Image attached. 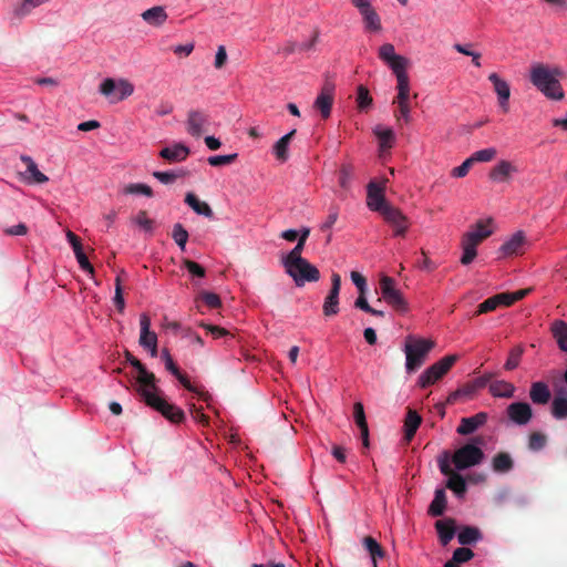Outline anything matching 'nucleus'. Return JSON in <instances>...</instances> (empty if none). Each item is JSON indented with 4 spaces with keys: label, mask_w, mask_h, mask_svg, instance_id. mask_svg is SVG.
Returning <instances> with one entry per match:
<instances>
[{
    "label": "nucleus",
    "mask_w": 567,
    "mask_h": 567,
    "mask_svg": "<svg viewBox=\"0 0 567 567\" xmlns=\"http://www.w3.org/2000/svg\"><path fill=\"white\" fill-rule=\"evenodd\" d=\"M560 74L558 68L535 63L530 66L529 81L547 99L559 101L564 99V91L558 79Z\"/></svg>",
    "instance_id": "obj_1"
},
{
    "label": "nucleus",
    "mask_w": 567,
    "mask_h": 567,
    "mask_svg": "<svg viewBox=\"0 0 567 567\" xmlns=\"http://www.w3.org/2000/svg\"><path fill=\"white\" fill-rule=\"evenodd\" d=\"M492 225L493 219L487 218L478 219L468 227L466 234L463 235V265H468L475 259L476 247L494 233Z\"/></svg>",
    "instance_id": "obj_2"
},
{
    "label": "nucleus",
    "mask_w": 567,
    "mask_h": 567,
    "mask_svg": "<svg viewBox=\"0 0 567 567\" xmlns=\"http://www.w3.org/2000/svg\"><path fill=\"white\" fill-rule=\"evenodd\" d=\"M437 465L440 472L447 477L445 487L461 496V446L455 447L453 452L442 451L437 455Z\"/></svg>",
    "instance_id": "obj_3"
},
{
    "label": "nucleus",
    "mask_w": 567,
    "mask_h": 567,
    "mask_svg": "<svg viewBox=\"0 0 567 567\" xmlns=\"http://www.w3.org/2000/svg\"><path fill=\"white\" fill-rule=\"evenodd\" d=\"M138 394L142 396L146 405L159 412L165 419L172 423H181L185 419L184 411L175 404L168 403L165 399L158 395L159 389L152 388L137 389Z\"/></svg>",
    "instance_id": "obj_4"
},
{
    "label": "nucleus",
    "mask_w": 567,
    "mask_h": 567,
    "mask_svg": "<svg viewBox=\"0 0 567 567\" xmlns=\"http://www.w3.org/2000/svg\"><path fill=\"white\" fill-rule=\"evenodd\" d=\"M282 266L298 287L306 282H317L320 279L319 269L303 257L282 258Z\"/></svg>",
    "instance_id": "obj_5"
},
{
    "label": "nucleus",
    "mask_w": 567,
    "mask_h": 567,
    "mask_svg": "<svg viewBox=\"0 0 567 567\" xmlns=\"http://www.w3.org/2000/svg\"><path fill=\"white\" fill-rule=\"evenodd\" d=\"M433 347L434 342L432 340L409 337L404 346L406 372L413 373L419 370L424 364Z\"/></svg>",
    "instance_id": "obj_6"
},
{
    "label": "nucleus",
    "mask_w": 567,
    "mask_h": 567,
    "mask_svg": "<svg viewBox=\"0 0 567 567\" xmlns=\"http://www.w3.org/2000/svg\"><path fill=\"white\" fill-rule=\"evenodd\" d=\"M457 354L446 355L429 367L425 371H423L419 379L417 384L421 388H427L434 384L437 380H440L447 371L452 368V365L457 361Z\"/></svg>",
    "instance_id": "obj_7"
},
{
    "label": "nucleus",
    "mask_w": 567,
    "mask_h": 567,
    "mask_svg": "<svg viewBox=\"0 0 567 567\" xmlns=\"http://www.w3.org/2000/svg\"><path fill=\"white\" fill-rule=\"evenodd\" d=\"M380 290L382 298L388 305L393 307L396 311L404 312L408 309L405 299L400 290L395 288V281L389 276L380 278Z\"/></svg>",
    "instance_id": "obj_8"
},
{
    "label": "nucleus",
    "mask_w": 567,
    "mask_h": 567,
    "mask_svg": "<svg viewBox=\"0 0 567 567\" xmlns=\"http://www.w3.org/2000/svg\"><path fill=\"white\" fill-rule=\"evenodd\" d=\"M351 3L359 10L362 17L364 29L368 32L381 31V18L372 7L370 0H351Z\"/></svg>",
    "instance_id": "obj_9"
},
{
    "label": "nucleus",
    "mask_w": 567,
    "mask_h": 567,
    "mask_svg": "<svg viewBox=\"0 0 567 567\" xmlns=\"http://www.w3.org/2000/svg\"><path fill=\"white\" fill-rule=\"evenodd\" d=\"M384 184H378L375 182H370L367 186V206L372 212H378L382 214L386 207H390L384 196Z\"/></svg>",
    "instance_id": "obj_10"
},
{
    "label": "nucleus",
    "mask_w": 567,
    "mask_h": 567,
    "mask_svg": "<svg viewBox=\"0 0 567 567\" xmlns=\"http://www.w3.org/2000/svg\"><path fill=\"white\" fill-rule=\"evenodd\" d=\"M439 543L442 547H446L454 537L461 543V532H457V524L454 518L444 517L434 523Z\"/></svg>",
    "instance_id": "obj_11"
},
{
    "label": "nucleus",
    "mask_w": 567,
    "mask_h": 567,
    "mask_svg": "<svg viewBox=\"0 0 567 567\" xmlns=\"http://www.w3.org/2000/svg\"><path fill=\"white\" fill-rule=\"evenodd\" d=\"M114 91L118 93V96L115 99L117 102L131 96L134 92V86L125 79L116 82L111 78L105 79L100 85V92L105 96H110Z\"/></svg>",
    "instance_id": "obj_12"
},
{
    "label": "nucleus",
    "mask_w": 567,
    "mask_h": 567,
    "mask_svg": "<svg viewBox=\"0 0 567 567\" xmlns=\"http://www.w3.org/2000/svg\"><path fill=\"white\" fill-rule=\"evenodd\" d=\"M383 219L394 229L395 236H404L409 229L410 221L401 209L391 205L381 214Z\"/></svg>",
    "instance_id": "obj_13"
},
{
    "label": "nucleus",
    "mask_w": 567,
    "mask_h": 567,
    "mask_svg": "<svg viewBox=\"0 0 567 567\" xmlns=\"http://www.w3.org/2000/svg\"><path fill=\"white\" fill-rule=\"evenodd\" d=\"M508 419L516 425H526L533 417L532 406L527 402H513L506 409Z\"/></svg>",
    "instance_id": "obj_14"
},
{
    "label": "nucleus",
    "mask_w": 567,
    "mask_h": 567,
    "mask_svg": "<svg viewBox=\"0 0 567 567\" xmlns=\"http://www.w3.org/2000/svg\"><path fill=\"white\" fill-rule=\"evenodd\" d=\"M208 125V115L200 110H190L187 113L186 130L194 137H200Z\"/></svg>",
    "instance_id": "obj_15"
},
{
    "label": "nucleus",
    "mask_w": 567,
    "mask_h": 567,
    "mask_svg": "<svg viewBox=\"0 0 567 567\" xmlns=\"http://www.w3.org/2000/svg\"><path fill=\"white\" fill-rule=\"evenodd\" d=\"M126 360L136 369L137 371V382L140 386L137 389L143 388H152L157 390L156 385V377L153 372L146 370L145 365L136 359L132 353L126 352Z\"/></svg>",
    "instance_id": "obj_16"
},
{
    "label": "nucleus",
    "mask_w": 567,
    "mask_h": 567,
    "mask_svg": "<svg viewBox=\"0 0 567 567\" xmlns=\"http://www.w3.org/2000/svg\"><path fill=\"white\" fill-rule=\"evenodd\" d=\"M488 80L493 84L494 92L497 94L498 105L504 113L509 111L511 87L509 84L501 79L497 73H491Z\"/></svg>",
    "instance_id": "obj_17"
},
{
    "label": "nucleus",
    "mask_w": 567,
    "mask_h": 567,
    "mask_svg": "<svg viewBox=\"0 0 567 567\" xmlns=\"http://www.w3.org/2000/svg\"><path fill=\"white\" fill-rule=\"evenodd\" d=\"M333 85L330 83H326L317 96L313 107L318 110L322 116V118H328L331 114V109L333 104Z\"/></svg>",
    "instance_id": "obj_18"
},
{
    "label": "nucleus",
    "mask_w": 567,
    "mask_h": 567,
    "mask_svg": "<svg viewBox=\"0 0 567 567\" xmlns=\"http://www.w3.org/2000/svg\"><path fill=\"white\" fill-rule=\"evenodd\" d=\"M66 238L70 243V245L73 248L74 255L76 257V260L81 267L82 270L87 271L89 274H94V268L89 261L86 255L83 251V247L81 244L80 238L71 230L66 233Z\"/></svg>",
    "instance_id": "obj_19"
},
{
    "label": "nucleus",
    "mask_w": 567,
    "mask_h": 567,
    "mask_svg": "<svg viewBox=\"0 0 567 567\" xmlns=\"http://www.w3.org/2000/svg\"><path fill=\"white\" fill-rule=\"evenodd\" d=\"M141 334L140 346L146 349L147 347H154L157 344V336L151 331V319L146 313H142L140 317Z\"/></svg>",
    "instance_id": "obj_20"
},
{
    "label": "nucleus",
    "mask_w": 567,
    "mask_h": 567,
    "mask_svg": "<svg viewBox=\"0 0 567 567\" xmlns=\"http://www.w3.org/2000/svg\"><path fill=\"white\" fill-rule=\"evenodd\" d=\"M524 244V234L522 231H517L501 246L499 252L502 254L503 257H509L522 254Z\"/></svg>",
    "instance_id": "obj_21"
},
{
    "label": "nucleus",
    "mask_w": 567,
    "mask_h": 567,
    "mask_svg": "<svg viewBox=\"0 0 567 567\" xmlns=\"http://www.w3.org/2000/svg\"><path fill=\"white\" fill-rule=\"evenodd\" d=\"M497 151L494 147L484 148L473 153L468 158L463 161V176H465L470 168L476 163H487L494 159Z\"/></svg>",
    "instance_id": "obj_22"
},
{
    "label": "nucleus",
    "mask_w": 567,
    "mask_h": 567,
    "mask_svg": "<svg viewBox=\"0 0 567 567\" xmlns=\"http://www.w3.org/2000/svg\"><path fill=\"white\" fill-rule=\"evenodd\" d=\"M485 458V454L474 444H463V470L478 465Z\"/></svg>",
    "instance_id": "obj_23"
},
{
    "label": "nucleus",
    "mask_w": 567,
    "mask_h": 567,
    "mask_svg": "<svg viewBox=\"0 0 567 567\" xmlns=\"http://www.w3.org/2000/svg\"><path fill=\"white\" fill-rule=\"evenodd\" d=\"M549 330L558 346V349L567 353V322L556 319L550 323Z\"/></svg>",
    "instance_id": "obj_24"
},
{
    "label": "nucleus",
    "mask_w": 567,
    "mask_h": 567,
    "mask_svg": "<svg viewBox=\"0 0 567 567\" xmlns=\"http://www.w3.org/2000/svg\"><path fill=\"white\" fill-rule=\"evenodd\" d=\"M188 155L189 148L182 143L174 144L171 147H165L159 152V156L169 163L182 162L186 159Z\"/></svg>",
    "instance_id": "obj_25"
},
{
    "label": "nucleus",
    "mask_w": 567,
    "mask_h": 567,
    "mask_svg": "<svg viewBox=\"0 0 567 567\" xmlns=\"http://www.w3.org/2000/svg\"><path fill=\"white\" fill-rule=\"evenodd\" d=\"M141 17L146 23L156 28L162 27L168 18L165 8L161 6H155L145 10Z\"/></svg>",
    "instance_id": "obj_26"
},
{
    "label": "nucleus",
    "mask_w": 567,
    "mask_h": 567,
    "mask_svg": "<svg viewBox=\"0 0 567 567\" xmlns=\"http://www.w3.org/2000/svg\"><path fill=\"white\" fill-rule=\"evenodd\" d=\"M551 393L545 382L537 381L532 383L529 389V398L535 404H547L550 400Z\"/></svg>",
    "instance_id": "obj_27"
},
{
    "label": "nucleus",
    "mask_w": 567,
    "mask_h": 567,
    "mask_svg": "<svg viewBox=\"0 0 567 567\" xmlns=\"http://www.w3.org/2000/svg\"><path fill=\"white\" fill-rule=\"evenodd\" d=\"M489 393L495 398L511 399L514 396L516 388L513 383L505 380H496L488 386Z\"/></svg>",
    "instance_id": "obj_28"
},
{
    "label": "nucleus",
    "mask_w": 567,
    "mask_h": 567,
    "mask_svg": "<svg viewBox=\"0 0 567 567\" xmlns=\"http://www.w3.org/2000/svg\"><path fill=\"white\" fill-rule=\"evenodd\" d=\"M446 505L447 498L444 488H437L434 493V498L427 508V514L432 517H440L444 514Z\"/></svg>",
    "instance_id": "obj_29"
},
{
    "label": "nucleus",
    "mask_w": 567,
    "mask_h": 567,
    "mask_svg": "<svg viewBox=\"0 0 567 567\" xmlns=\"http://www.w3.org/2000/svg\"><path fill=\"white\" fill-rule=\"evenodd\" d=\"M514 172H516V167L513 166L512 163L502 161L492 168L489 178L494 182L503 183L506 182Z\"/></svg>",
    "instance_id": "obj_30"
},
{
    "label": "nucleus",
    "mask_w": 567,
    "mask_h": 567,
    "mask_svg": "<svg viewBox=\"0 0 567 567\" xmlns=\"http://www.w3.org/2000/svg\"><path fill=\"white\" fill-rule=\"evenodd\" d=\"M421 421H422V419L417 414V412L409 409L405 420H404V440L406 442H410L414 437V435L421 424Z\"/></svg>",
    "instance_id": "obj_31"
},
{
    "label": "nucleus",
    "mask_w": 567,
    "mask_h": 567,
    "mask_svg": "<svg viewBox=\"0 0 567 567\" xmlns=\"http://www.w3.org/2000/svg\"><path fill=\"white\" fill-rule=\"evenodd\" d=\"M185 203L198 215L212 218L214 216L213 209L206 202H202L194 193H187Z\"/></svg>",
    "instance_id": "obj_32"
},
{
    "label": "nucleus",
    "mask_w": 567,
    "mask_h": 567,
    "mask_svg": "<svg viewBox=\"0 0 567 567\" xmlns=\"http://www.w3.org/2000/svg\"><path fill=\"white\" fill-rule=\"evenodd\" d=\"M296 134V130L290 131L286 135H284L281 138H279L276 144L274 145V154L278 161L281 163L287 162L289 158V152H288V145L290 141L292 140L293 135Z\"/></svg>",
    "instance_id": "obj_33"
},
{
    "label": "nucleus",
    "mask_w": 567,
    "mask_h": 567,
    "mask_svg": "<svg viewBox=\"0 0 567 567\" xmlns=\"http://www.w3.org/2000/svg\"><path fill=\"white\" fill-rule=\"evenodd\" d=\"M513 467V458L507 452H499L492 460V468L496 473H507Z\"/></svg>",
    "instance_id": "obj_34"
},
{
    "label": "nucleus",
    "mask_w": 567,
    "mask_h": 567,
    "mask_svg": "<svg viewBox=\"0 0 567 567\" xmlns=\"http://www.w3.org/2000/svg\"><path fill=\"white\" fill-rule=\"evenodd\" d=\"M487 417L488 415L486 412H478L471 417H463V435L475 432L478 427L486 423Z\"/></svg>",
    "instance_id": "obj_35"
},
{
    "label": "nucleus",
    "mask_w": 567,
    "mask_h": 567,
    "mask_svg": "<svg viewBox=\"0 0 567 567\" xmlns=\"http://www.w3.org/2000/svg\"><path fill=\"white\" fill-rule=\"evenodd\" d=\"M20 159L25 164L27 173L33 183L43 184L48 182V176L39 171L34 161L28 155H21Z\"/></svg>",
    "instance_id": "obj_36"
},
{
    "label": "nucleus",
    "mask_w": 567,
    "mask_h": 567,
    "mask_svg": "<svg viewBox=\"0 0 567 567\" xmlns=\"http://www.w3.org/2000/svg\"><path fill=\"white\" fill-rule=\"evenodd\" d=\"M489 379L491 374H485L463 384V398L473 396L478 390L485 388Z\"/></svg>",
    "instance_id": "obj_37"
},
{
    "label": "nucleus",
    "mask_w": 567,
    "mask_h": 567,
    "mask_svg": "<svg viewBox=\"0 0 567 567\" xmlns=\"http://www.w3.org/2000/svg\"><path fill=\"white\" fill-rule=\"evenodd\" d=\"M374 134L379 140L380 147L382 150L391 148L395 141L394 132L391 128H384L381 126H377L374 128Z\"/></svg>",
    "instance_id": "obj_38"
},
{
    "label": "nucleus",
    "mask_w": 567,
    "mask_h": 567,
    "mask_svg": "<svg viewBox=\"0 0 567 567\" xmlns=\"http://www.w3.org/2000/svg\"><path fill=\"white\" fill-rule=\"evenodd\" d=\"M551 414L557 420L567 419V398L556 395L551 402Z\"/></svg>",
    "instance_id": "obj_39"
},
{
    "label": "nucleus",
    "mask_w": 567,
    "mask_h": 567,
    "mask_svg": "<svg viewBox=\"0 0 567 567\" xmlns=\"http://www.w3.org/2000/svg\"><path fill=\"white\" fill-rule=\"evenodd\" d=\"M310 234V229L305 227L301 229L297 245L284 258H298L302 257L305 243Z\"/></svg>",
    "instance_id": "obj_40"
},
{
    "label": "nucleus",
    "mask_w": 567,
    "mask_h": 567,
    "mask_svg": "<svg viewBox=\"0 0 567 567\" xmlns=\"http://www.w3.org/2000/svg\"><path fill=\"white\" fill-rule=\"evenodd\" d=\"M524 349L522 346L514 347L508 354V358L504 364V369L512 371L519 365Z\"/></svg>",
    "instance_id": "obj_41"
},
{
    "label": "nucleus",
    "mask_w": 567,
    "mask_h": 567,
    "mask_svg": "<svg viewBox=\"0 0 567 567\" xmlns=\"http://www.w3.org/2000/svg\"><path fill=\"white\" fill-rule=\"evenodd\" d=\"M372 102L373 100L370 95L368 87H365L364 85H359L357 91L358 109L360 111H365L371 106Z\"/></svg>",
    "instance_id": "obj_42"
},
{
    "label": "nucleus",
    "mask_w": 567,
    "mask_h": 567,
    "mask_svg": "<svg viewBox=\"0 0 567 567\" xmlns=\"http://www.w3.org/2000/svg\"><path fill=\"white\" fill-rule=\"evenodd\" d=\"M172 237H173L174 241L177 244V246L182 250H185V247H186V244L188 240V233L182 224L177 223L174 225L173 231H172Z\"/></svg>",
    "instance_id": "obj_43"
},
{
    "label": "nucleus",
    "mask_w": 567,
    "mask_h": 567,
    "mask_svg": "<svg viewBox=\"0 0 567 567\" xmlns=\"http://www.w3.org/2000/svg\"><path fill=\"white\" fill-rule=\"evenodd\" d=\"M131 220L147 233H152L154 229V220L147 217L145 210H140Z\"/></svg>",
    "instance_id": "obj_44"
},
{
    "label": "nucleus",
    "mask_w": 567,
    "mask_h": 567,
    "mask_svg": "<svg viewBox=\"0 0 567 567\" xmlns=\"http://www.w3.org/2000/svg\"><path fill=\"white\" fill-rule=\"evenodd\" d=\"M482 538V533L477 527L463 525V545H472Z\"/></svg>",
    "instance_id": "obj_45"
},
{
    "label": "nucleus",
    "mask_w": 567,
    "mask_h": 567,
    "mask_svg": "<svg viewBox=\"0 0 567 567\" xmlns=\"http://www.w3.org/2000/svg\"><path fill=\"white\" fill-rule=\"evenodd\" d=\"M124 194H136V195H145L147 197L153 196V189L146 184H128L123 189Z\"/></svg>",
    "instance_id": "obj_46"
},
{
    "label": "nucleus",
    "mask_w": 567,
    "mask_h": 567,
    "mask_svg": "<svg viewBox=\"0 0 567 567\" xmlns=\"http://www.w3.org/2000/svg\"><path fill=\"white\" fill-rule=\"evenodd\" d=\"M49 0H23L16 9V14L23 17L29 14L34 8L48 2Z\"/></svg>",
    "instance_id": "obj_47"
},
{
    "label": "nucleus",
    "mask_w": 567,
    "mask_h": 567,
    "mask_svg": "<svg viewBox=\"0 0 567 567\" xmlns=\"http://www.w3.org/2000/svg\"><path fill=\"white\" fill-rule=\"evenodd\" d=\"M486 474L485 473H468L463 475V494L466 492L467 485H478L484 484L486 482Z\"/></svg>",
    "instance_id": "obj_48"
},
{
    "label": "nucleus",
    "mask_w": 567,
    "mask_h": 567,
    "mask_svg": "<svg viewBox=\"0 0 567 567\" xmlns=\"http://www.w3.org/2000/svg\"><path fill=\"white\" fill-rule=\"evenodd\" d=\"M177 379L178 381L183 384V386L185 389H187L188 391H192V392H195L196 394H198V396L203 400V401H208L210 395L207 393V392H204V391H198L195 386H193L189 382V380L178 370L177 373H173Z\"/></svg>",
    "instance_id": "obj_49"
},
{
    "label": "nucleus",
    "mask_w": 567,
    "mask_h": 567,
    "mask_svg": "<svg viewBox=\"0 0 567 567\" xmlns=\"http://www.w3.org/2000/svg\"><path fill=\"white\" fill-rule=\"evenodd\" d=\"M547 437L540 432H533L529 435L528 447L533 451H539L545 447Z\"/></svg>",
    "instance_id": "obj_50"
},
{
    "label": "nucleus",
    "mask_w": 567,
    "mask_h": 567,
    "mask_svg": "<svg viewBox=\"0 0 567 567\" xmlns=\"http://www.w3.org/2000/svg\"><path fill=\"white\" fill-rule=\"evenodd\" d=\"M198 299L203 300L204 303L210 309H216L221 306V300L219 296L214 292L202 291L198 295Z\"/></svg>",
    "instance_id": "obj_51"
},
{
    "label": "nucleus",
    "mask_w": 567,
    "mask_h": 567,
    "mask_svg": "<svg viewBox=\"0 0 567 567\" xmlns=\"http://www.w3.org/2000/svg\"><path fill=\"white\" fill-rule=\"evenodd\" d=\"M322 310L326 317L336 316L339 312V299L327 296L323 302Z\"/></svg>",
    "instance_id": "obj_52"
},
{
    "label": "nucleus",
    "mask_w": 567,
    "mask_h": 567,
    "mask_svg": "<svg viewBox=\"0 0 567 567\" xmlns=\"http://www.w3.org/2000/svg\"><path fill=\"white\" fill-rule=\"evenodd\" d=\"M408 62L409 61L406 58H404L402 55H398L395 59L390 61L388 63V65L391 68V70L395 74V76H399V74H408L405 71V69L408 66Z\"/></svg>",
    "instance_id": "obj_53"
},
{
    "label": "nucleus",
    "mask_w": 567,
    "mask_h": 567,
    "mask_svg": "<svg viewBox=\"0 0 567 567\" xmlns=\"http://www.w3.org/2000/svg\"><path fill=\"white\" fill-rule=\"evenodd\" d=\"M398 111L394 113V116L399 123H410L411 122V106L410 103H396Z\"/></svg>",
    "instance_id": "obj_54"
},
{
    "label": "nucleus",
    "mask_w": 567,
    "mask_h": 567,
    "mask_svg": "<svg viewBox=\"0 0 567 567\" xmlns=\"http://www.w3.org/2000/svg\"><path fill=\"white\" fill-rule=\"evenodd\" d=\"M183 265L187 269V271L194 277L203 278L206 275L205 268L194 260L184 259Z\"/></svg>",
    "instance_id": "obj_55"
},
{
    "label": "nucleus",
    "mask_w": 567,
    "mask_h": 567,
    "mask_svg": "<svg viewBox=\"0 0 567 567\" xmlns=\"http://www.w3.org/2000/svg\"><path fill=\"white\" fill-rule=\"evenodd\" d=\"M396 56L398 54L395 53L393 44L384 43L379 48V58L386 64Z\"/></svg>",
    "instance_id": "obj_56"
},
{
    "label": "nucleus",
    "mask_w": 567,
    "mask_h": 567,
    "mask_svg": "<svg viewBox=\"0 0 567 567\" xmlns=\"http://www.w3.org/2000/svg\"><path fill=\"white\" fill-rule=\"evenodd\" d=\"M237 156L238 155L236 153L229 154V155L210 156V157H208V163L212 166L228 165V164H231L233 162H235Z\"/></svg>",
    "instance_id": "obj_57"
},
{
    "label": "nucleus",
    "mask_w": 567,
    "mask_h": 567,
    "mask_svg": "<svg viewBox=\"0 0 567 567\" xmlns=\"http://www.w3.org/2000/svg\"><path fill=\"white\" fill-rule=\"evenodd\" d=\"M352 168L343 165L339 172V184L342 188H348L351 182Z\"/></svg>",
    "instance_id": "obj_58"
},
{
    "label": "nucleus",
    "mask_w": 567,
    "mask_h": 567,
    "mask_svg": "<svg viewBox=\"0 0 567 567\" xmlns=\"http://www.w3.org/2000/svg\"><path fill=\"white\" fill-rule=\"evenodd\" d=\"M353 416H354V421H355V424L358 425V427L368 424L367 420H365L363 404L361 402L354 403Z\"/></svg>",
    "instance_id": "obj_59"
},
{
    "label": "nucleus",
    "mask_w": 567,
    "mask_h": 567,
    "mask_svg": "<svg viewBox=\"0 0 567 567\" xmlns=\"http://www.w3.org/2000/svg\"><path fill=\"white\" fill-rule=\"evenodd\" d=\"M497 308L495 306L494 300L492 299V297H489V298H487L486 300H484L483 302H481L477 306V308L474 311L472 317H475V316H478V315H483V313H487V312L494 311Z\"/></svg>",
    "instance_id": "obj_60"
},
{
    "label": "nucleus",
    "mask_w": 567,
    "mask_h": 567,
    "mask_svg": "<svg viewBox=\"0 0 567 567\" xmlns=\"http://www.w3.org/2000/svg\"><path fill=\"white\" fill-rule=\"evenodd\" d=\"M199 327L205 328L208 332H210V334L215 339L221 338V337H225V336L229 334V331L226 330L225 328H221V327H218V326L208 324V323H205L204 321L199 322Z\"/></svg>",
    "instance_id": "obj_61"
},
{
    "label": "nucleus",
    "mask_w": 567,
    "mask_h": 567,
    "mask_svg": "<svg viewBox=\"0 0 567 567\" xmlns=\"http://www.w3.org/2000/svg\"><path fill=\"white\" fill-rule=\"evenodd\" d=\"M340 289H341V277L339 274L333 272L331 275V289H330L328 296L339 299Z\"/></svg>",
    "instance_id": "obj_62"
},
{
    "label": "nucleus",
    "mask_w": 567,
    "mask_h": 567,
    "mask_svg": "<svg viewBox=\"0 0 567 567\" xmlns=\"http://www.w3.org/2000/svg\"><path fill=\"white\" fill-rule=\"evenodd\" d=\"M340 289H341V277L339 274L333 272L331 275V289H330L328 296L339 299Z\"/></svg>",
    "instance_id": "obj_63"
},
{
    "label": "nucleus",
    "mask_w": 567,
    "mask_h": 567,
    "mask_svg": "<svg viewBox=\"0 0 567 567\" xmlns=\"http://www.w3.org/2000/svg\"><path fill=\"white\" fill-rule=\"evenodd\" d=\"M338 210L337 209H330L329 215L327 216V219L321 224L320 230L321 231H328L332 228V226L336 224L338 219Z\"/></svg>",
    "instance_id": "obj_64"
}]
</instances>
